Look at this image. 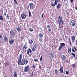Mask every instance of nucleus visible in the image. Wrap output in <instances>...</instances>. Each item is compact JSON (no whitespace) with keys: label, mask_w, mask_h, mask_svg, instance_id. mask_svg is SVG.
<instances>
[{"label":"nucleus","mask_w":77,"mask_h":77,"mask_svg":"<svg viewBox=\"0 0 77 77\" xmlns=\"http://www.w3.org/2000/svg\"><path fill=\"white\" fill-rule=\"evenodd\" d=\"M66 45L64 43H61L60 44V46L59 48V50H60L64 46H65V45Z\"/></svg>","instance_id":"6"},{"label":"nucleus","mask_w":77,"mask_h":77,"mask_svg":"<svg viewBox=\"0 0 77 77\" xmlns=\"http://www.w3.org/2000/svg\"><path fill=\"white\" fill-rule=\"evenodd\" d=\"M9 15H8V14H7L6 16V18L9 20Z\"/></svg>","instance_id":"30"},{"label":"nucleus","mask_w":77,"mask_h":77,"mask_svg":"<svg viewBox=\"0 0 77 77\" xmlns=\"http://www.w3.org/2000/svg\"><path fill=\"white\" fill-rule=\"evenodd\" d=\"M72 54L73 55V56L74 57H75V54L72 53Z\"/></svg>","instance_id":"36"},{"label":"nucleus","mask_w":77,"mask_h":77,"mask_svg":"<svg viewBox=\"0 0 77 77\" xmlns=\"http://www.w3.org/2000/svg\"><path fill=\"white\" fill-rule=\"evenodd\" d=\"M48 30L49 32H50L51 31V29L50 28H49Z\"/></svg>","instance_id":"42"},{"label":"nucleus","mask_w":77,"mask_h":77,"mask_svg":"<svg viewBox=\"0 0 77 77\" xmlns=\"http://www.w3.org/2000/svg\"><path fill=\"white\" fill-rule=\"evenodd\" d=\"M65 5H66V6H68V4L67 3H66L65 4Z\"/></svg>","instance_id":"51"},{"label":"nucleus","mask_w":77,"mask_h":77,"mask_svg":"<svg viewBox=\"0 0 77 77\" xmlns=\"http://www.w3.org/2000/svg\"><path fill=\"white\" fill-rule=\"evenodd\" d=\"M68 53L69 54L71 53V48H69L68 49Z\"/></svg>","instance_id":"19"},{"label":"nucleus","mask_w":77,"mask_h":77,"mask_svg":"<svg viewBox=\"0 0 77 77\" xmlns=\"http://www.w3.org/2000/svg\"><path fill=\"white\" fill-rule=\"evenodd\" d=\"M61 28H62V27H63V26H62V25H61Z\"/></svg>","instance_id":"60"},{"label":"nucleus","mask_w":77,"mask_h":77,"mask_svg":"<svg viewBox=\"0 0 77 77\" xmlns=\"http://www.w3.org/2000/svg\"><path fill=\"white\" fill-rule=\"evenodd\" d=\"M58 19H58V23H59V25H60V24L62 25V24H63V21L62 20V18L60 19V16H59Z\"/></svg>","instance_id":"4"},{"label":"nucleus","mask_w":77,"mask_h":77,"mask_svg":"<svg viewBox=\"0 0 77 77\" xmlns=\"http://www.w3.org/2000/svg\"><path fill=\"white\" fill-rule=\"evenodd\" d=\"M29 43L31 45H32V44H33V40H32V39H30L29 41Z\"/></svg>","instance_id":"15"},{"label":"nucleus","mask_w":77,"mask_h":77,"mask_svg":"<svg viewBox=\"0 0 77 77\" xmlns=\"http://www.w3.org/2000/svg\"><path fill=\"white\" fill-rule=\"evenodd\" d=\"M29 7L30 8V10H31L33 9V4L32 3H29Z\"/></svg>","instance_id":"13"},{"label":"nucleus","mask_w":77,"mask_h":77,"mask_svg":"<svg viewBox=\"0 0 77 77\" xmlns=\"http://www.w3.org/2000/svg\"><path fill=\"white\" fill-rule=\"evenodd\" d=\"M66 62L67 63H68V62H69V61H68V60H66Z\"/></svg>","instance_id":"45"},{"label":"nucleus","mask_w":77,"mask_h":77,"mask_svg":"<svg viewBox=\"0 0 77 77\" xmlns=\"http://www.w3.org/2000/svg\"><path fill=\"white\" fill-rule=\"evenodd\" d=\"M0 20L1 21H3V17L2 15H0Z\"/></svg>","instance_id":"21"},{"label":"nucleus","mask_w":77,"mask_h":77,"mask_svg":"<svg viewBox=\"0 0 77 77\" xmlns=\"http://www.w3.org/2000/svg\"><path fill=\"white\" fill-rule=\"evenodd\" d=\"M4 77H6V76H4Z\"/></svg>","instance_id":"64"},{"label":"nucleus","mask_w":77,"mask_h":77,"mask_svg":"<svg viewBox=\"0 0 77 77\" xmlns=\"http://www.w3.org/2000/svg\"><path fill=\"white\" fill-rule=\"evenodd\" d=\"M4 14L5 16H6V13L4 12Z\"/></svg>","instance_id":"52"},{"label":"nucleus","mask_w":77,"mask_h":77,"mask_svg":"<svg viewBox=\"0 0 77 77\" xmlns=\"http://www.w3.org/2000/svg\"><path fill=\"white\" fill-rule=\"evenodd\" d=\"M59 27L60 29H61V27H60V26H59Z\"/></svg>","instance_id":"57"},{"label":"nucleus","mask_w":77,"mask_h":77,"mask_svg":"<svg viewBox=\"0 0 77 77\" xmlns=\"http://www.w3.org/2000/svg\"><path fill=\"white\" fill-rule=\"evenodd\" d=\"M32 67L33 68H34V69H35V65L33 64L32 65Z\"/></svg>","instance_id":"35"},{"label":"nucleus","mask_w":77,"mask_h":77,"mask_svg":"<svg viewBox=\"0 0 77 77\" xmlns=\"http://www.w3.org/2000/svg\"><path fill=\"white\" fill-rule=\"evenodd\" d=\"M67 37H68V36H65V38H67Z\"/></svg>","instance_id":"59"},{"label":"nucleus","mask_w":77,"mask_h":77,"mask_svg":"<svg viewBox=\"0 0 77 77\" xmlns=\"http://www.w3.org/2000/svg\"><path fill=\"white\" fill-rule=\"evenodd\" d=\"M32 52V51L31 49H30V48H29L27 50V53L28 55H30V54H31Z\"/></svg>","instance_id":"11"},{"label":"nucleus","mask_w":77,"mask_h":77,"mask_svg":"<svg viewBox=\"0 0 77 77\" xmlns=\"http://www.w3.org/2000/svg\"><path fill=\"white\" fill-rule=\"evenodd\" d=\"M39 41L40 42H42V39H39Z\"/></svg>","instance_id":"49"},{"label":"nucleus","mask_w":77,"mask_h":77,"mask_svg":"<svg viewBox=\"0 0 77 77\" xmlns=\"http://www.w3.org/2000/svg\"><path fill=\"white\" fill-rule=\"evenodd\" d=\"M72 68H75V64L74 63L73 64H72Z\"/></svg>","instance_id":"34"},{"label":"nucleus","mask_w":77,"mask_h":77,"mask_svg":"<svg viewBox=\"0 0 77 77\" xmlns=\"http://www.w3.org/2000/svg\"><path fill=\"white\" fill-rule=\"evenodd\" d=\"M65 77H66V76H65ZM67 77H69V76H67Z\"/></svg>","instance_id":"63"},{"label":"nucleus","mask_w":77,"mask_h":77,"mask_svg":"<svg viewBox=\"0 0 77 77\" xmlns=\"http://www.w3.org/2000/svg\"><path fill=\"white\" fill-rule=\"evenodd\" d=\"M4 40L5 42H7V37L6 35H5L4 37Z\"/></svg>","instance_id":"22"},{"label":"nucleus","mask_w":77,"mask_h":77,"mask_svg":"<svg viewBox=\"0 0 77 77\" xmlns=\"http://www.w3.org/2000/svg\"><path fill=\"white\" fill-rule=\"evenodd\" d=\"M32 46L33 47L32 48V50L33 52H35L37 48V45L35 43H33Z\"/></svg>","instance_id":"2"},{"label":"nucleus","mask_w":77,"mask_h":77,"mask_svg":"<svg viewBox=\"0 0 77 77\" xmlns=\"http://www.w3.org/2000/svg\"><path fill=\"white\" fill-rule=\"evenodd\" d=\"M33 72H32V75L30 76V77H32L33 76Z\"/></svg>","instance_id":"37"},{"label":"nucleus","mask_w":77,"mask_h":77,"mask_svg":"<svg viewBox=\"0 0 77 77\" xmlns=\"http://www.w3.org/2000/svg\"><path fill=\"white\" fill-rule=\"evenodd\" d=\"M67 0H64V2H66Z\"/></svg>","instance_id":"62"},{"label":"nucleus","mask_w":77,"mask_h":77,"mask_svg":"<svg viewBox=\"0 0 77 77\" xmlns=\"http://www.w3.org/2000/svg\"><path fill=\"white\" fill-rule=\"evenodd\" d=\"M40 61H42V56H41V57L40 59Z\"/></svg>","instance_id":"40"},{"label":"nucleus","mask_w":77,"mask_h":77,"mask_svg":"<svg viewBox=\"0 0 77 77\" xmlns=\"http://www.w3.org/2000/svg\"><path fill=\"white\" fill-rule=\"evenodd\" d=\"M72 52H74V53H75V50H74V48H72Z\"/></svg>","instance_id":"39"},{"label":"nucleus","mask_w":77,"mask_h":77,"mask_svg":"<svg viewBox=\"0 0 77 77\" xmlns=\"http://www.w3.org/2000/svg\"><path fill=\"white\" fill-rule=\"evenodd\" d=\"M15 39H11V40H9V42L10 45H12V44L14 42V41Z\"/></svg>","instance_id":"12"},{"label":"nucleus","mask_w":77,"mask_h":77,"mask_svg":"<svg viewBox=\"0 0 77 77\" xmlns=\"http://www.w3.org/2000/svg\"><path fill=\"white\" fill-rule=\"evenodd\" d=\"M21 17L22 19H26L27 17V15L25 14L24 13V12H23L21 15Z\"/></svg>","instance_id":"7"},{"label":"nucleus","mask_w":77,"mask_h":77,"mask_svg":"<svg viewBox=\"0 0 77 77\" xmlns=\"http://www.w3.org/2000/svg\"><path fill=\"white\" fill-rule=\"evenodd\" d=\"M28 63V60L26 58L23 59L20 62V65H27Z\"/></svg>","instance_id":"1"},{"label":"nucleus","mask_w":77,"mask_h":77,"mask_svg":"<svg viewBox=\"0 0 77 77\" xmlns=\"http://www.w3.org/2000/svg\"><path fill=\"white\" fill-rule=\"evenodd\" d=\"M61 6V5H60V4H58L57 6V9H59L60 8Z\"/></svg>","instance_id":"17"},{"label":"nucleus","mask_w":77,"mask_h":77,"mask_svg":"<svg viewBox=\"0 0 77 77\" xmlns=\"http://www.w3.org/2000/svg\"><path fill=\"white\" fill-rule=\"evenodd\" d=\"M24 35H23L22 36L21 38V40H23V39H24Z\"/></svg>","instance_id":"43"},{"label":"nucleus","mask_w":77,"mask_h":77,"mask_svg":"<svg viewBox=\"0 0 77 77\" xmlns=\"http://www.w3.org/2000/svg\"><path fill=\"white\" fill-rule=\"evenodd\" d=\"M26 9H29V6H28L26 7Z\"/></svg>","instance_id":"46"},{"label":"nucleus","mask_w":77,"mask_h":77,"mask_svg":"<svg viewBox=\"0 0 77 77\" xmlns=\"http://www.w3.org/2000/svg\"><path fill=\"white\" fill-rule=\"evenodd\" d=\"M14 1L15 2V3L16 4H17V5L18 4V2H17V1L16 0H14Z\"/></svg>","instance_id":"38"},{"label":"nucleus","mask_w":77,"mask_h":77,"mask_svg":"<svg viewBox=\"0 0 77 77\" xmlns=\"http://www.w3.org/2000/svg\"><path fill=\"white\" fill-rule=\"evenodd\" d=\"M74 49H75V50H76V51H77V49H76V48H75V47H74Z\"/></svg>","instance_id":"48"},{"label":"nucleus","mask_w":77,"mask_h":77,"mask_svg":"<svg viewBox=\"0 0 77 77\" xmlns=\"http://www.w3.org/2000/svg\"><path fill=\"white\" fill-rule=\"evenodd\" d=\"M39 68H40V69H42V67H41V66H39Z\"/></svg>","instance_id":"50"},{"label":"nucleus","mask_w":77,"mask_h":77,"mask_svg":"<svg viewBox=\"0 0 77 77\" xmlns=\"http://www.w3.org/2000/svg\"><path fill=\"white\" fill-rule=\"evenodd\" d=\"M44 13H43L42 15V18H44Z\"/></svg>","instance_id":"44"},{"label":"nucleus","mask_w":77,"mask_h":77,"mask_svg":"<svg viewBox=\"0 0 77 77\" xmlns=\"http://www.w3.org/2000/svg\"><path fill=\"white\" fill-rule=\"evenodd\" d=\"M55 73L56 75H57V74H58V71H57V69L55 70Z\"/></svg>","instance_id":"26"},{"label":"nucleus","mask_w":77,"mask_h":77,"mask_svg":"<svg viewBox=\"0 0 77 77\" xmlns=\"http://www.w3.org/2000/svg\"><path fill=\"white\" fill-rule=\"evenodd\" d=\"M29 66L27 65V66H25L24 68V72H29Z\"/></svg>","instance_id":"5"},{"label":"nucleus","mask_w":77,"mask_h":77,"mask_svg":"<svg viewBox=\"0 0 77 77\" xmlns=\"http://www.w3.org/2000/svg\"><path fill=\"white\" fill-rule=\"evenodd\" d=\"M27 45H24L23 48V50H27Z\"/></svg>","instance_id":"18"},{"label":"nucleus","mask_w":77,"mask_h":77,"mask_svg":"<svg viewBox=\"0 0 77 77\" xmlns=\"http://www.w3.org/2000/svg\"><path fill=\"white\" fill-rule=\"evenodd\" d=\"M34 60L35 62H37L38 61V59H37V58L35 59H34Z\"/></svg>","instance_id":"32"},{"label":"nucleus","mask_w":77,"mask_h":77,"mask_svg":"<svg viewBox=\"0 0 77 77\" xmlns=\"http://www.w3.org/2000/svg\"><path fill=\"white\" fill-rule=\"evenodd\" d=\"M14 77H17V72H14Z\"/></svg>","instance_id":"28"},{"label":"nucleus","mask_w":77,"mask_h":77,"mask_svg":"<svg viewBox=\"0 0 77 77\" xmlns=\"http://www.w3.org/2000/svg\"><path fill=\"white\" fill-rule=\"evenodd\" d=\"M38 37L39 38V39H41L43 37V34H42L41 33H40L38 35Z\"/></svg>","instance_id":"16"},{"label":"nucleus","mask_w":77,"mask_h":77,"mask_svg":"<svg viewBox=\"0 0 77 77\" xmlns=\"http://www.w3.org/2000/svg\"><path fill=\"white\" fill-rule=\"evenodd\" d=\"M65 59H66V57L64 55H63L62 60H65Z\"/></svg>","instance_id":"27"},{"label":"nucleus","mask_w":77,"mask_h":77,"mask_svg":"<svg viewBox=\"0 0 77 77\" xmlns=\"http://www.w3.org/2000/svg\"><path fill=\"white\" fill-rule=\"evenodd\" d=\"M72 41L73 42H75V35L72 36Z\"/></svg>","instance_id":"20"},{"label":"nucleus","mask_w":77,"mask_h":77,"mask_svg":"<svg viewBox=\"0 0 77 77\" xmlns=\"http://www.w3.org/2000/svg\"><path fill=\"white\" fill-rule=\"evenodd\" d=\"M2 38V35H0V38Z\"/></svg>","instance_id":"53"},{"label":"nucleus","mask_w":77,"mask_h":77,"mask_svg":"<svg viewBox=\"0 0 77 77\" xmlns=\"http://www.w3.org/2000/svg\"><path fill=\"white\" fill-rule=\"evenodd\" d=\"M70 24L72 26H74L75 25V22L73 20H72L70 22Z\"/></svg>","instance_id":"10"},{"label":"nucleus","mask_w":77,"mask_h":77,"mask_svg":"<svg viewBox=\"0 0 77 77\" xmlns=\"http://www.w3.org/2000/svg\"><path fill=\"white\" fill-rule=\"evenodd\" d=\"M69 14V13L68 12L67 13L66 15H68Z\"/></svg>","instance_id":"54"},{"label":"nucleus","mask_w":77,"mask_h":77,"mask_svg":"<svg viewBox=\"0 0 77 77\" xmlns=\"http://www.w3.org/2000/svg\"><path fill=\"white\" fill-rule=\"evenodd\" d=\"M9 65V63H8V62H6L5 64V66H8Z\"/></svg>","instance_id":"24"},{"label":"nucleus","mask_w":77,"mask_h":77,"mask_svg":"<svg viewBox=\"0 0 77 77\" xmlns=\"http://www.w3.org/2000/svg\"><path fill=\"white\" fill-rule=\"evenodd\" d=\"M60 73L61 74L63 73V66H62L60 67Z\"/></svg>","instance_id":"14"},{"label":"nucleus","mask_w":77,"mask_h":77,"mask_svg":"<svg viewBox=\"0 0 77 77\" xmlns=\"http://www.w3.org/2000/svg\"><path fill=\"white\" fill-rule=\"evenodd\" d=\"M10 71H12V68L11 67H10Z\"/></svg>","instance_id":"47"},{"label":"nucleus","mask_w":77,"mask_h":77,"mask_svg":"<svg viewBox=\"0 0 77 77\" xmlns=\"http://www.w3.org/2000/svg\"><path fill=\"white\" fill-rule=\"evenodd\" d=\"M59 2V0H55V1L54 2V3L51 4V5L53 7L55 6V5H57V3Z\"/></svg>","instance_id":"9"},{"label":"nucleus","mask_w":77,"mask_h":77,"mask_svg":"<svg viewBox=\"0 0 77 77\" xmlns=\"http://www.w3.org/2000/svg\"><path fill=\"white\" fill-rule=\"evenodd\" d=\"M66 74L67 75H68L69 73V71H66Z\"/></svg>","instance_id":"33"},{"label":"nucleus","mask_w":77,"mask_h":77,"mask_svg":"<svg viewBox=\"0 0 77 77\" xmlns=\"http://www.w3.org/2000/svg\"><path fill=\"white\" fill-rule=\"evenodd\" d=\"M23 58V55L22 54H20L19 55V56L18 57V61L17 62V63L19 65H20V62H21V59Z\"/></svg>","instance_id":"3"},{"label":"nucleus","mask_w":77,"mask_h":77,"mask_svg":"<svg viewBox=\"0 0 77 77\" xmlns=\"http://www.w3.org/2000/svg\"><path fill=\"white\" fill-rule=\"evenodd\" d=\"M69 42H71V39L70 38H69Z\"/></svg>","instance_id":"58"},{"label":"nucleus","mask_w":77,"mask_h":77,"mask_svg":"<svg viewBox=\"0 0 77 77\" xmlns=\"http://www.w3.org/2000/svg\"><path fill=\"white\" fill-rule=\"evenodd\" d=\"M70 42V45H71V42Z\"/></svg>","instance_id":"61"},{"label":"nucleus","mask_w":77,"mask_h":77,"mask_svg":"<svg viewBox=\"0 0 77 77\" xmlns=\"http://www.w3.org/2000/svg\"><path fill=\"white\" fill-rule=\"evenodd\" d=\"M29 17H30L31 16H32V14H31V12H30V11H29Z\"/></svg>","instance_id":"29"},{"label":"nucleus","mask_w":77,"mask_h":77,"mask_svg":"<svg viewBox=\"0 0 77 77\" xmlns=\"http://www.w3.org/2000/svg\"><path fill=\"white\" fill-rule=\"evenodd\" d=\"M10 36H11L13 37H15V32H14V30H11L10 31Z\"/></svg>","instance_id":"8"},{"label":"nucleus","mask_w":77,"mask_h":77,"mask_svg":"<svg viewBox=\"0 0 77 77\" xmlns=\"http://www.w3.org/2000/svg\"><path fill=\"white\" fill-rule=\"evenodd\" d=\"M29 29V31L30 32H33V29H32V28H30Z\"/></svg>","instance_id":"31"},{"label":"nucleus","mask_w":77,"mask_h":77,"mask_svg":"<svg viewBox=\"0 0 77 77\" xmlns=\"http://www.w3.org/2000/svg\"><path fill=\"white\" fill-rule=\"evenodd\" d=\"M17 30L18 32H20L21 31V28L20 27H18L17 29Z\"/></svg>","instance_id":"25"},{"label":"nucleus","mask_w":77,"mask_h":77,"mask_svg":"<svg viewBox=\"0 0 77 77\" xmlns=\"http://www.w3.org/2000/svg\"><path fill=\"white\" fill-rule=\"evenodd\" d=\"M75 9H76V10H77V7H75Z\"/></svg>","instance_id":"56"},{"label":"nucleus","mask_w":77,"mask_h":77,"mask_svg":"<svg viewBox=\"0 0 77 77\" xmlns=\"http://www.w3.org/2000/svg\"><path fill=\"white\" fill-rule=\"evenodd\" d=\"M47 27L48 28L50 29V28L51 27V26L50 25H48L47 26Z\"/></svg>","instance_id":"41"},{"label":"nucleus","mask_w":77,"mask_h":77,"mask_svg":"<svg viewBox=\"0 0 77 77\" xmlns=\"http://www.w3.org/2000/svg\"><path fill=\"white\" fill-rule=\"evenodd\" d=\"M50 55L52 58H54V54L53 53H51L50 54Z\"/></svg>","instance_id":"23"},{"label":"nucleus","mask_w":77,"mask_h":77,"mask_svg":"<svg viewBox=\"0 0 77 77\" xmlns=\"http://www.w3.org/2000/svg\"><path fill=\"white\" fill-rule=\"evenodd\" d=\"M71 2H73V0H70Z\"/></svg>","instance_id":"55"}]
</instances>
